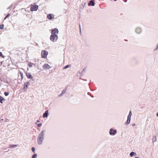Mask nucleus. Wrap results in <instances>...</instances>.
Returning <instances> with one entry per match:
<instances>
[{
    "mask_svg": "<svg viewBox=\"0 0 158 158\" xmlns=\"http://www.w3.org/2000/svg\"><path fill=\"white\" fill-rule=\"evenodd\" d=\"M156 115L158 117V112L157 113Z\"/></svg>",
    "mask_w": 158,
    "mask_h": 158,
    "instance_id": "obj_38",
    "label": "nucleus"
},
{
    "mask_svg": "<svg viewBox=\"0 0 158 158\" xmlns=\"http://www.w3.org/2000/svg\"><path fill=\"white\" fill-rule=\"evenodd\" d=\"M132 126L133 127L135 126V123H133L132 124Z\"/></svg>",
    "mask_w": 158,
    "mask_h": 158,
    "instance_id": "obj_37",
    "label": "nucleus"
},
{
    "mask_svg": "<svg viewBox=\"0 0 158 158\" xmlns=\"http://www.w3.org/2000/svg\"><path fill=\"white\" fill-rule=\"evenodd\" d=\"M1 77H2V79L3 80H4V81H3V82H5V79L3 78V77H4V76H2Z\"/></svg>",
    "mask_w": 158,
    "mask_h": 158,
    "instance_id": "obj_35",
    "label": "nucleus"
},
{
    "mask_svg": "<svg viewBox=\"0 0 158 158\" xmlns=\"http://www.w3.org/2000/svg\"><path fill=\"white\" fill-rule=\"evenodd\" d=\"M89 6H94L95 5L94 0H91L88 3Z\"/></svg>",
    "mask_w": 158,
    "mask_h": 158,
    "instance_id": "obj_11",
    "label": "nucleus"
},
{
    "mask_svg": "<svg viewBox=\"0 0 158 158\" xmlns=\"http://www.w3.org/2000/svg\"><path fill=\"white\" fill-rule=\"evenodd\" d=\"M58 30L57 28H55L53 29L51 32L52 34H56V33L58 34Z\"/></svg>",
    "mask_w": 158,
    "mask_h": 158,
    "instance_id": "obj_8",
    "label": "nucleus"
},
{
    "mask_svg": "<svg viewBox=\"0 0 158 158\" xmlns=\"http://www.w3.org/2000/svg\"><path fill=\"white\" fill-rule=\"evenodd\" d=\"M136 155V153H135V152H131L130 153V156L131 157H132Z\"/></svg>",
    "mask_w": 158,
    "mask_h": 158,
    "instance_id": "obj_16",
    "label": "nucleus"
},
{
    "mask_svg": "<svg viewBox=\"0 0 158 158\" xmlns=\"http://www.w3.org/2000/svg\"><path fill=\"white\" fill-rule=\"evenodd\" d=\"M132 115V113L131 111L129 112V115L127 116V121L125 123V125H128L129 124L130 122L131 116Z\"/></svg>",
    "mask_w": 158,
    "mask_h": 158,
    "instance_id": "obj_3",
    "label": "nucleus"
},
{
    "mask_svg": "<svg viewBox=\"0 0 158 158\" xmlns=\"http://www.w3.org/2000/svg\"><path fill=\"white\" fill-rule=\"evenodd\" d=\"M10 15L9 14H8L6 15V17H5V18H4V19H6V18H8V17H9V16H10Z\"/></svg>",
    "mask_w": 158,
    "mask_h": 158,
    "instance_id": "obj_29",
    "label": "nucleus"
},
{
    "mask_svg": "<svg viewBox=\"0 0 158 158\" xmlns=\"http://www.w3.org/2000/svg\"><path fill=\"white\" fill-rule=\"evenodd\" d=\"M152 141L153 142L156 141V136H155L153 137Z\"/></svg>",
    "mask_w": 158,
    "mask_h": 158,
    "instance_id": "obj_18",
    "label": "nucleus"
},
{
    "mask_svg": "<svg viewBox=\"0 0 158 158\" xmlns=\"http://www.w3.org/2000/svg\"><path fill=\"white\" fill-rule=\"evenodd\" d=\"M37 122H40V121H39V120H37Z\"/></svg>",
    "mask_w": 158,
    "mask_h": 158,
    "instance_id": "obj_39",
    "label": "nucleus"
},
{
    "mask_svg": "<svg viewBox=\"0 0 158 158\" xmlns=\"http://www.w3.org/2000/svg\"><path fill=\"white\" fill-rule=\"evenodd\" d=\"M37 156V154H35L32 155V158H36Z\"/></svg>",
    "mask_w": 158,
    "mask_h": 158,
    "instance_id": "obj_21",
    "label": "nucleus"
},
{
    "mask_svg": "<svg viewBox=\"0 0 158 158\" xmlns=\"http://www.w3.org/2000/svg\"><path fill=\"white\" fill-rule=\"evenodd\" d=\"M45 130L42 131L40 133L37 138V142L39 144H41L42 143L44 139V133Z\"/></svg>",
    "mask_w": 158,
    "mask_h": 158,
    "instance_id": "obj_1",
    "label": "nucleus"
},
{
    "mask_svg": "<svg viewBox=\"0 0 158 158\" xmlns=\"http://www.w3.org/2000/svg\"><path fill=\"white\" fill-rule=\"evenodd\" d=\"M24 85L23 87V89L24 91H26L27 90L28 85H30V82L29 81H28L27 82H25L24 84Z\"/></svg>",
    "mask_w": 158,
    "mask_h": 158,
    "instance_id": "obj_7",
    "label": "nucleus"
},
{
    "mask_svg": "<svg viewBox=\"0 0 158 158\" xmlns=\"http://www.w3.org/2000/svg\"><path fill=\"white\" fill-rule=\"evenodd\" d=\"M109 133L110 135H114L117 133V130L115 129H114L112 128H111L110 130Z\"/></svg>",
    "mask_w": 158,
    "mask_h": 158,
    "instance_id": "obj_6",
    "label": "nucleus"
},
{
    "mask_svg": "<svg viewBox=\"0 0 158 158\" xmlns=\"http://www.w3.org/2000/svg\"><path fill=\"white\" fill-rule=\"evenodd\" d=\"M58 39V36L56 34H52L50 36V40L52 42H56Z\"/></svg>",
    "mask_w": 158,
    "mask_h": 158,
    "instance_id": "obj_2",
    "label": "nucleus"
},
{
    "mask_svg": "<svg viewBox=\"0 0 158 158\" xmlns=\"http://www.w3.org/2000/svg\"><path fill=\"white\" fill-rule=\"evenodd\" d=\"M12 5H11L9 7H8L7 8V9H10L11 7H12Z\"/></svg>",
    "mask_w": 158,
    "mask_h": 158,
    "instance_id": "obj_34",
    "label": "nucleus"
},
{
    "mask_svg": "<svg viewBox=\"0 0 158 158\" xmlns=\"http://www.w3.org/2000/svg\"><path fill=\"white\" fill-rule=\"evenodd\" d=\"M48 110H46L44 113L43 114V118H47L48 116Z\"/></svg>",
    "mask_w": 158,
    "mask_h": 158,
    "instance_id": "obj_14",
    "label": "nucleus"
},
{
    "mask_svg": "<svg viewBox=\"0 0 158 158\" xmlns=\"http://www.w3.org/2000/svg\"><path fill=\"white\" fill-rule=\"evenodd\" d=\"M0 80L1 81H4V80L2 79V77H0Z\"/></svg>",
    "mask_w": 158,
    "mask_h": 158,
    "instance_id": "obj_33",
    "label": "nucleus"
},
{
    "mask_svg": "<svg viewBox=\"0 0 158 158\" xmlns=\"http://www.w3.org/2000/svg\"><path fill=\"white\" fill-rule=\"evenodd\" d=\"M5 99L1 95H0V102L1 103H2L3 101H4Z\"/></svg>",
    "mask_w": 158,
    "mask_h": 158,
    "instance_id": "obj_17",
    "label": "nucleus"
},
{
    "mask_svg": "<svg viewBox=\"0 0 158 158\" xmlns=\"http://www.w3.org/2000/svg\"><path fill=\"white\" fill-rule=\"evenodd\" d=\"M70 66V65H66V66H65L64 68H63V69H66L68 68H69Z\"/></svg>",
    "mask_w": 158,
    "mask_h": 158,
    "instance_id": "obj_20",
    "label": "nucleus"
},
{
    "mask_svg": "<svg viewBox=\"0 0 158 158\" xmlns=\"http://www.w3.org/2000/svg\"><path fill=\"white\" fill-rule=\"evenodd\" d=\"M67 86L64 89H63L62 90V92L61 93V94H59V95H58V97H61L64 94H65V93H66V90H67Z\"/></svg>",
    "mask_w": 158,
    "mask_h": 158,
    "instance_id": "obj_9",
    "label": "nucleus"
},
{
    "mask_svg": "<svg viewBox=\"0 0 158 158\" xmlns=\"http://www.w3.org/2000/svg\"><path fill=\"white\" fill-rule=\"evenodd\" d=\"M38 8V6L37 5H31V11H36Z\"/></svg>",
    "mask_w": 158,
    "mask_h": 158,
    "instance_id": "obj_4",
    "label": "nucleus"
},
{
    "mask_svg": "<svg viewBox=\"0 0 158 158\" xmlns=\"http://www.w3.org/2000/svg\"><path fill=\"white\" fill-rule=\"evenodd\" d=\"M135 32L137 34H140L141 32V29L139 27H137L135 29Z\"/></svg>",
    "mask_w": 158,
    "mask_h": 158,
    "instance_id": "obj_15",
    "label": "nucleus"
},
{
    "mask_svg": "<svg viewBox=\"0 0 158 158\" xmlns=\"http://www.w3.org/2000/svg\"><path fill=\"white\" fill-rule=\"evenodd\" d=\"M42 126V124L41 123H39L37 125V126L39 127H40Z\"/></svg>",
    "mask_w": 158,
    "mask_h": 158,
    "instance_id": "obj_32",
    "label": "nucleus"
},
{
    "mask_svg": "<svg viewBox=\"0 0 158 158\" xmlns=\"http://www.w3.org/2000/svg\"><path fill=\"white\" fill-rule=\"evenodd\" d=\"M48 52L47 51L43 50L41 52V56L42 58H46L47 57Z\"/></svg>",
    "mask_w": 158,
    "mask_h": 158,
    "instance_id": "obj_5",
    "label": "nucleus"
},
{
    "mask_svg": "<svg viewBox=\"0 0 158 158\" xmlns=\"http://www.w3.org/2000/svg\"><path fill=\"white\" fill-rule=\"evenodd\" d=\"M135 158H139V157H135Z\"/></svg>",
    "mask_w": 158,
    "mask_h": 158,
    "instance_id": "obj_40",
    "label": "nucleus"
},
{
    "mask_svg": "<svg viewBox=\"0 0 158 158\" xmlns=\"http://www.w3.org/2000/svg\"><path fill=\"white\" fill-rule=\"evenodd\" d=\"M80 32H81V28H80Z\"/></svg>",
    "mask_w": 158,
    "mask_h": 158,
    "instance_id": "obj_42",
    "label": "nucleus"
},
{
    "mask_svg": "<svg viewBox=\"0 0 158 158\" xmlns=\"http://www.w3.org/2000/svg\"><path fill=\"white\" fill-rule=\"evenodd\" d=\"M114 1H116L117 0H114Z\"/></svg>",
    "mask_w": 158,
    "mask_h": 158,
    "instance_id": "obj_43",
    "label": "nucleus"
},
{
    "mask_svg": "<svg viewBox=\"0 0 158 158\" xmlns=\"http://www.w3.org/2000/svg\"><path fill=\"white\" fill-rule=\"evenodd\" d=\"M86 71V69H85V68H84L83 70H82V72H81V73H84V72H85V71Z\"/></svg>",
    "mask_w": 158,
    "mask_h": 158,
    "instance_id": "obj_27",
    "label": "nucleus"
},
{
    "mask_svg": "<svg viewBox=\"0 0 158 158\" xmlns=\"http://www.w3.org/2000/svg\"><path fill=\"white\" fill-rule=\"evenodd\" d=\"M43 68L44 69H49L51 68V67L48 64H46L43 65Z\"/></svg>",
    "mask_w": 158,
    "mask_h": 158,
    "instance_id": "obj_12",
    "label": "nucleus"
},
{
    "mask_svg": "<svg viewBox=\"0 0 158 158\" xmlns=\"http://www.w3.org/2000/svg\"><path fill=\"white\" fill-rule=\"evenodd\" d=\"M31 150L34 152L35 153V148L33 147L31 148Z\"/></svg>",
    "mask_w": 158,
    "mask_h": 158,
    "instance_id": "obj_28",
    "label": "nucleus"
},
{
    "mask_svg": "<svg viewBox=\"0 0 158 158\" xmlns=\"http://www.w3.org/2000/svg\"><path fill=\"white\" fill-rule=\"evenodd\" d=\"M47 17L49 19L51 20L54 18V15L53 14H48Z\"/></svg>",
    "mask_w": 158,
    "mask_h": 158,
    "instance_id": "obj_10",
    "label": "nucleus"
},
{
    "mask_svg": "<svg viewBox=\"0 0 158 158\" xmlns=\"http://www.w3.org/2000/svg\"><path fill=\"white\" fill-rule=\"evenodd\" d=\"M4 27V25L3 24H2L0 26V29H3Z\"/></svg>",
    "mask_w": 158,
    "mask_h": 158,
    "instance_id": "obj_25",
    "label": "nucleus"
},
{
    "mask_svg": "<svg viewBox=\"0 0 158 158\" xmlns=\"http://www.w3.org/2000/svg\"><path fill=\"white\" fill-rule=\"evenodd\" d=\"M157 49H158V47L157 46V45H156V47H155V48H154V51H156V50Z\"/></svg>",
    "mask_w": 158,
    "mask_h": 158,
    "instance_id": "obj_31",
    "label": "nucleus"
},
{
    "mask_svg": "<svg viewBox=\"0 0 158 158\" xmlns=\"http://www.w3.org/2000/svg\"><path fill=\"white\" fill-rule=\"evenodd\" d=\"M33 64H34L33 63H31L28 64V65L29 67H31Z\"/></svg>",
    "mask_w": 158,
    "mask_h": 158,
    "instance_id": "obj_24",
    "label": "nucleus"
},
{
    "mask_svg": "<svg viewBox=\"0 0 158 158\" xmlns=\"http://www.w3.org/2000/svg\"><path fill=\"white\" fill-rule=\"evenodd\" d=\"M91 97H94L93 96H91Z\"/></svg>",
    "mask_w": 158,
    "mask_h": 158,
    "instance_id": "obj_41",
    "label": "nucleus"
},
{
    "mask_svg": "<svg viewBox=\"0 0 158 158\" xmlns=\"http://www.w3.org/2000/svg\"><path fill=\"white\" fill-rule=\"evenodd\" d=\"M19 73L20 75V76L21 77V79H23V73L21 71H20L19 72Z\"/></svg>",
    "mask_w": 158,
    "mask_h": 158,
    "instance_id": "obj_19",
    "label": "nucleus"
},
{
    "mask_svg": "<svg viewBox=\"0 0 158 158\" xmlns=\"http://www.w3.org/2000/svg\"><path fill=\"white\" fill-rule=\"evenodd\" d=\"M4 94L5 96H7L9 94V93L7 92H5L4 93Z\"/></svg>",
    "mask_w": 158,
    "mask_h": 158,
    "instance_id": "obj_23",
    "label": "nucleus"
},
{
    "mask_svg": "<svg viewBox=\"0 0 158 158\" xmlns=\"http://www.w3.org/2000/svg\"><path fill=\"white\" fill-rule=\"evenodd\" d=\"M0 56L2 57V58H4L5 56H4L2 53L1 52H0Z\"/></svg>",
    "mask_w": 158,
    "mask_h": 158,
    "instance_id": "obj_26",
    "label": "nucleus"
},
{
    "mask_svg": "<svg viewBox=\"0 0 158 158\" xmlns=\"http://www.w3.org/2000/svg\"><path fill=\"white\" fill-rule=\"evenodd\" d=\"M17 146V145H16L11 144L10 145V147H13V148L16 147Z\"/></svg>",
    "mask_w": 158,
    "mask_h": 158,
    "instance_id": "obj_22",
    "label": "nucleus"
},
{
    "mask_svg": "<svg viewBox=\"0 0 158 158\" xmlns=\"http://www.w3.org/2000/svg\"><path fill=\"white\" fill-rule=\"evenodd\" d=\"M83 74V73H81V74L80 75V77H82V76Z\"/></svg>",
    "mask_w": 158,
    "mask_h": 158,
    "instance_id": "obj_36",
    "label": "nucleus"
},
{
    "mask_svg": "<svg viewBox=\"0 0 158 158\" xmlns=\"http://www.w3.org/2000/svg\"><path fill=\"white\" fill-rule=\"evenodd\" d=\"M157 49H158V47L157 46V45H156V47H155V48H154V51H156V50Z\"/></svg>",
    "mask_w": 158,
    "mask_h": 158,
    "instance_id": "obj_30",
    "label": "nucleus"
},
{
    "mask_svg": "<svg viewBox=\"0 0 158 158\" xmlns=\"http://www.w3.org/2000/svg\"><path fill=\"white\" fill-rule=\"evenodd\" d=\"M27 77L28 79H32L33 80V77L30 73L27 72L26 73Z\"/></svg>",
    "mask_w": 158,
    "mask_h": 158,
    "instance_id": "obj_13",
    "label": "nucleus"
}]
</instances>
